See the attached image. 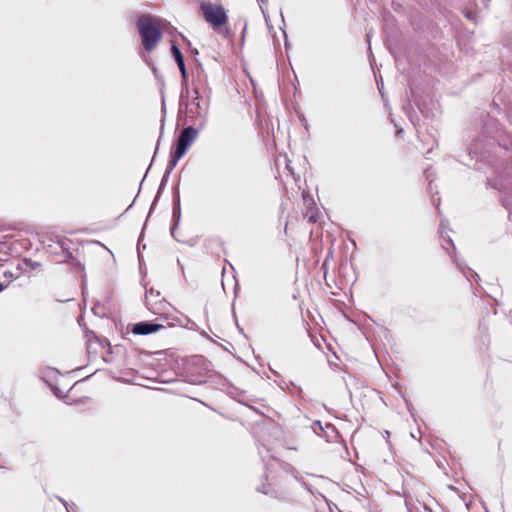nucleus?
<instances>
[{
  "instance_id": "obj_21",
  "label": "nucleus",
  "mask_w": 512,
  "mask_h": 512,
  "mask_svg": "<svg viewBox=\"0 0 512 512\" xmlns=\"http://www.w3.org/2000/svg\"><path fill=\"white\" fill-rule=\"evenodd\" d=\"M311 221H315L314 216H310Z\"/></svg>"
},
{
  "instance_id": "obj_10",
  "label": "nucleus",
  "mask_w": 512,
  "mask_h": 512,
  "mask_svg": "<svg viewBox=\"0 0 512 512\" xmlns=\"http://www.w3.org/2000/svg\"><path fill=\"white\" fill-rule=\"evenodd\" d=\"M184 155H179L177 150H174L171 153L170 160L168 162L165 174L162 178L161 186L164 185V183L167 181L170 173L173 171V169L176 167L178 161L183 157Z\"/></svg>"
},
{
  "instance_id": "obj_16",
  "label": "nucleus",
  "mask_w": 512,
  "mask_h": 512,
  "mask_svg": "<svg viewBox=\"0 0 512 512\" xmlns=\"http://www.w3.org/2000/svg\"><path fill=\"white\" fill-rule=\"evenodd\" d=\"M440 226H441V233L443 234V229L445 228V221L444 220L441 221Z\"/></svg>"
},
{
  "instance_id": "obj_6",
  "label": "nucleus",
  "mask_w": 512,
  "mask_h": 512,
  "mask_svg": "<svg viewBox=\"0 0 512 512\" xmlns=\"http://www.w3.org/2000/svg\"><path fill=\"white\" fill-rule=\"evenodd\" d=\"M39 243L41 247H37L36 250H44L46 252L52 253V254H60L62 253L64 255V260L67 261V259L72 258V253L69 252L64 246L63 243L59 240L55 241L51 238H47L45 240L39 239Z\"/></svg>"
},
{
  "instance_id": "obj_9",
  "label": "nucleus",
  "mask_w": 512,
  "mask_h": 512,
  "mask_svg": "<svg viewBox=\"0 0 512 512\" xmlns=\"http://www.w3.org/2000/svg\"><path fill=\"white\" fill-rule=\"evenodd\" d=\"M86 336H87L86 345H87V351L89 354H92V353L96 354L98 348L104 349L106 346L109 347V344L106 342V340H101L94 334V332H88L86 334Z\"/></svg>"
},
{
  "instance_id": "obj_1",
  "label": "nucleus",
  "mask_w": 512,
  "mask_h": 512,
  "mask_svg": "<svg viewBox=\"0 0 512 512\" xmlns=\"http://www.w3.org/2000/svg\"><path fill=\"white\" fill-rule=\"evenodd\" d=\"M137 26L144 48L147 51L153 50L162 37L158 20L150 15H142L138 18Z\"/></svg>"
},
{
  "instance_id": "obj_18",
  "label": "nucleus",
  "mask_w": 512,
  "mask_h": 512,
  "mask_svg": "<svg viewBox=\"0 0 512 512\" xmlns=\"http://www.w3.org/2000/svg\"><path fill=\"white\" fill-rule=\"evenodd\" d=\"M447 242H448L451 246H453V247H454L453 241H452V239H451L450 237H448Z\"/></svg>"
},
{
  "instance_id": "obj_14",
  "label": "nucleus",
  "mask_w": 512,
  "mask_h": 512,
  "mask_svg": "<svg viewBox=\"0 0 512 512\" xmlns=\"http://www.w3.org/2000/svg\"><path fill=\"white\" fill-rule=\"evenodd\" d=\"M153 299H154V300H159V299H161V298H160V293H159L158 291H155L154 289H153Z\"/></svg>"
},
{
  "instance_id": "obj_19",
  "label": "nucleus",
  "mask_w": 512,
  "mask_h": 512,
  "mask_svg": "<svg viewBox=\"0 0 512 512\" xmlns=\"http://www.w3.org/2000/svg\"><path fill=\"white\" fill-rule=\"evenodd\" d=\"M102 358H103V360H104L105 362H110V359L108 358V356H102Z\"/></svg>"
},
{
  "instance_id": "obj_5",
  "label": "nucleus",
  "mask_w": 512,
  "mask_h": 512,
  "mask_svg": "<svg viewBox=\"0 0 512 512\" xmlns=\"http://www.w3.org/2000/svg\"><path fill=\"white\" fill-rule=\"evenodd\" d=\"M198 131L193 126L184 128L177 139L176 149L179 155H185L188 148L196 140Z\"/></svg>"
},
{
  "instance_id": "obj_15",
  "label": "nucleus",
  "mask_w": 512,
  "mask_h": 512,
  "mask_svg": "<svg viewBox=\"0 0 512 512\" xmlns=\"http://www.w3.org/2000/svg\"><path fill=\"white\" fill-rule=\"evenodd\" d=\"M316 427H318L321 431L323 430V427L319 421H316L314 423V430L316 431Z\"/></svg>"
},
{
  "instance_id": "obj_13",
  "label": "nucleus",
  "mask_w": 512,
  "mask_h": 512,
  "mask_svg": "<svg viewBox=\"0 0 512 512\" xmlns=\"http://www.w3.org/2000/svg\"><path fill=\"white\" fill-rule=\"evenodd\" d=\"M260 2V9L264 15V17L266 18L267 17V7H266V2L267 0H258Z\"/></svg>"
},
{
  "instance_id": "obj_3",
  "label": "nucleus",
  "mask_w": 512,
  "mask_h": 512,
  "mask_svg": "<svg viewBox=\"0 0 512 512\" xmlns=\"http://www.w3.org/2000/svg\"><path fill=\"white\" fill-rule=\"evenodd\" d=\"M201 11L205 21L210 24L213 29L225 25L228 21L227 12L221 5L203 2L201 3Z\"/></svg>"
},
{
  "instance_id": "obj_20",
  "label": "nucleus",
  "mask_w": 512,
  "mask_h": 512,
  "mask_svg": "<svg viewBox=\"0 0 512 512\" xmlns=\"http://www.w3.org/2000/svg\"><path fill=\"white\" fill-rule=\"evenodd\" d=\"M260 491H261L262 493H264V494H268V493H269V491H268V490H260Z\"/></svg>"
},
{
  "instance_id": "obj_2",
  "label": "nucleus",
  "mask_w": 512,
  "mask_h": 512,
  "mask_svg": "<svg viewBox=\"0 0 512 512\" xmlns=\"http://www.w3.org/2000/svg\"><path fill=\"white\" fill-rule=\"evenodd\" d=\"M145 305L153 314L159 315L162 319L168 321L169 324H172L170 321L176 320V317L171 313L173 307L169 302L164 298L159 300L153 299V288L146 291Z\"/></svg>"
},
{
  "instance_id": "obj_12",
  "label": "nucleus",
  "mask_w": 512,
  "mask_h": 512,
  "mask_svg": "<svg viewBox=\"0 0 512 512\" xmlns=\"http://www.w3.org/2000/svg\"><path fill=\"white\" fill-rule=\"evenodd\" d=\"M201 97H208V95H205V90L201 94L200 85L197 84L192 90V99H201Z\"/></svg>"
},
{
  "instance_id": "obj_7",
  "label": "nucleus",
  "mask_w": 512,
  "mask_h": 512,
  "mask_svg": "<svg viewBox=\"0 0 512 512\" xmlns=\"http://www.w3.org/2000/svg\"><path fill=\"white\" fill-rule=\"evenodd\" d=\"M164 328L163 324L142 321L133 325L131 331L135 335H149Z\"/></svg>"
},
{
  "instance_id": "obj_8",
  "label": "nucleus",
  "mask_w": 512,
  "mask_h": 512,
  "mask_svg": "<svg viewBox=\"0 0 512 512\" xmlns=\"http://www.w3.org/2000/svg\"><path fill=\"white\" fill-rule=\"evenodd\" d=\"M171 52H172V55H173L177 65H178V68L181 72L182 86L185 87L186 91L188 92V90H187V71H186L183 55H182L180 49L175 44L172 45Z\"/></svg>"
},
{
  "instance_id": "obj_4",
  "label": "nucleus",
  "mask_w": 512,
  "mask_h": 512,
  "mask_svg": "<svg viewBox=\"0 0 512 512\" xmlns=\"http://www.w3.org/2000/svg\"><path fill=\"white\" fill-rule=\"evenodd\" d=\"M186 107L188 117L191 118L194 123L199 122V125L203 126L206 122L209 110L208 97H201V99H191L186 104Z\"/></svg>"
},
{
  "instance_id": "obj_17",
  "label": "nucleus",
  "mask_w": 512,
  "mask_h": 512,
  "mask_svg": "<svg viewBox=\"0 0 512 512\" xmlns=\"http://www.w3.org/2000/svg\"><path fill=\"white\" fill-rule=\"evenodd\" d=\"M5 285L3 283L0 282V292H2L4 289H5Z\"/></svg>"
},
{
  "instance_id": "obj_11",
  "label": "nucleus",
  "mask_w": 512,
  "mask_h": 512,
  "mask_svg": "<svg viewBox=\"0 0 512 512\" xmlns=\"http://www.w3.org/2000/svg\"><path fill=\"white\" fill-rule=\"evenodd\" d=\"M173 217L176 219V222H178V220L180 218V200H179V198L177 199V203H176V205L174 206V209H173ZM175 224H177V223H175ZM175 226L176 225L171 227V234H172V236H174Z\"/></svg>"
},
{
  "instance_id": "obj_22",
  "label": "nucleus",
  "mask_w": 512,
  "mask_h": 512,
  "mask_svg": "<svg viewBox=\"0 0 512 512\" xmlns=\"http://www.w3.org/2000/svg\"><path fill=\"white\" fill-rule=\"evenodd\" d=\"M327 428H332L334 429V427L332 425H327Z\"/></svg>"
}]
</instances>
